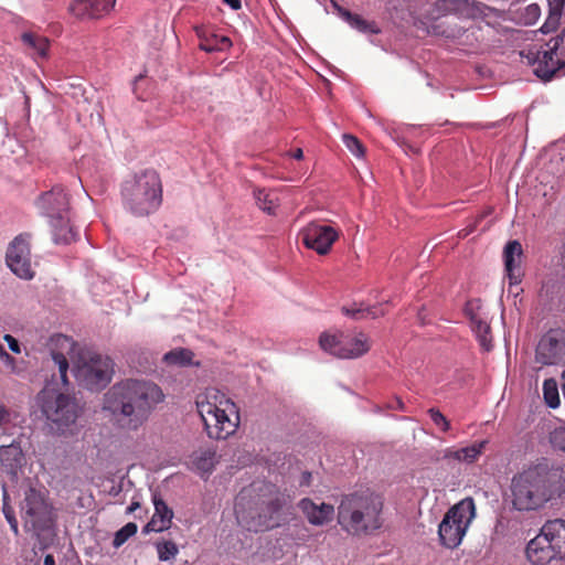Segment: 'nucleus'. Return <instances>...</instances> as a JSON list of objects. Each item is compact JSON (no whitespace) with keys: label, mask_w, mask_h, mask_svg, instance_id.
I'll use <instances>...</instances> for the list:
<instances>
[{"label":"nucleus","mask_w":565,"mask_h":565,"mask_svg":"<svg viewBox=\"0 0 565 565\" xmlns=\"http://www.w3.org/2000/svg\"><path fill=\"white\" fill-rule=\"evenodd\" d=\"M25 458L19 444L12 443L0 447V463L8 475L15 476L24 465Z\"/></svg>","instance_id":"obj_25"},{"label":"nucleus","mask_w":565,"mask_h":565,"mask_svg":"<svg viewBox=\"0 0 565 565\" xmlns=\"http://www.w3.org/2000/svg\"><path fill=\"white\" fill-rule=\"evenodd\" d=\"M439 8L446 13L475 19L483 13L486 4L475 0H443Z\"/></svg>","instance_id":"obj_24"},{"label":"nucleus","mask_w":565,"mask_h":565,"mask_svg":"<svg viewBox=\"0 0 565 565\" xmlns=\"http://www.w3.org/2000/svg\"><path fill=\"white\" fill-rule=\"evenodd\" d=\"M139 508H140V503L137 502V501H132L130 503V505L127 508V513H132V512H135Z\"/></svg>","instance_id":"obj_53"},{"label":"nucleus","mask_w":565,"mask_h":565,"mask_svg":"<svg viewBox=\"0 0 565 565\" xmlns=\"http://www.w3.org/2000/svg\"><path fill=\"white\" fill-rule=\"evenodd\" d=\"M121 200L124 209L135 216L156 212L162 202L159 174L148 169L126 179L121 185Z\"/></svg>","instance_id":"obj_5"},{"label":"nucleus","mask_w":565,"mask_h":565,"mask_svg":"<svg viewBox=\"0 0 565 565\" xmlns=\"http://www.w3.org/2000/svg\"><path fill=\"white\" fill-rule=\"evenodd\" d=\"M550 441L555 449L565 452V426L555 428L550 435Z\"/></svg>","instance_id":"obj_39"},{"label":"nucleus","mask_w":565,"mask_h":565,"mask_svg":"<svg viewBox=\"0 0 565 565\" xmlns=\"http://www.w3.org/2000/svg\"><path fill=\"white\" fill-rule=\"evenodd\" d=\"M10 525L11 531L14 533L15 536L19 535V524L15 516H11L10 519H6Z\"/></svg>","instance_id":"obj_49"},{"label":"nucleus","mask_w":565,"mask_h":565,"mask_svg":"<svg viewBox=\"0 0 565 565\" xmlns=\"http://www.w3.org/2000/svg\"><path fill=\"white\" fill-rule=\"evenodd\" d=\"M115 2L116 0H74L70 10L77 18L96 19L108 13Z\"/></svg>","instance_id":"obj_19"},{"label":"nucleus","mask_w":565,"mask_h":565,"mask_svg":"<svg viewBox=\"0 0 565 565\" xmlns=\"http://www.w3.org/2000/svg\"><path fill=\"white\" fill-rule=\"evenodd\" d=\"M193 469L201 473H211L216 463V452L212 448H201L190 457Z\"/></svg>","instance_id":"obj_26"},{"label":"nucleus","mask_w":565,"mask_h":565,"mask_svg":"<svg viewBox=\"0 0 565 565\" xmlns=\"http://www.w3.org/2000/svg\"><path fill=\"white\" fill-rule=\"evenodd\" d=\"M157 552L159 559L166 562L175 557L179 548L174 542L164 541L157 543Z\"/></svg>","instance_id":"obj_34"},{"label":"nucleus","mask_w":565,"mask_h":565,"mask_svg":"<svg viewBox=\"0 0 565 565\" xmlns=\"http://www.w3.org/2000/svg\"><path fill=\"white\" fill-rule=\"evenodd\" d=\"M199 46L201 50L209 53L223 50V46H218L215 42V35L211 39H202Z\"/></svg>","instance_id":"obj_43"},{"label":"nucleus","mask_w":565,"mask_h":565,"mask_svg":"<svg viewBox=\"0 0 565 565\" xmlns=\"http://www.w3.org/2000/svg\"><path fill=\"white\" fill-rule=\"evenodd\" d=\"M550 542L539 533L530 540L525 548V555L533 565H546L553 559H558V555L548 544Z\"/></svg>","instance_id":"obj_18"},{"label":"nucleus","mask_w":565,"mask_h":565,"mask_svg":"<svg viewBox=\"0 0 565 565\" xmlns=\"http://www.w3.org/2000/svg\"><path fill=\"white\" fill-rule=\"evenodd\" d=\"M543 396L545 399V403L552 407L556 408L561 401H559V394H558V387L557 383L554 379H547L543 383Z\"/></svg>","instance_id":"obj_33"},{"label":"nucleus","mask_w":565,"mask_h":565,"mask_svg":"<svg viewBox=\"0 0 565 565\" xmlns=\"http://www.w3.org/2000/svg\"><path fill=\"white\" fill-rule=\"evenodd\" d=\"M241 494L235 503V515L238 523L248 531L263 532L281 525L287 520L288 498L275 492L254 507L245 508Z\"/></svg>","instance_id":"obj_7"},{"label":"nucleus","mask_w":565,"mask_h":565,"mask_svg":"<svg viewBox=\"0 0 565 565\" xmlns=\"http://www.w3.org/2000/svg\"><path fill=\"white\" fill-rule=\"evenodd\" d=\"M233 10H238L242 7L241 0H223Z\"/></svg>","instance_id":"obj_52"},{"label":"nucleus","mask_w":565,"mask_h":565,"mask_svg":"<svg viewBox=\"0 0 565 565\" xmlns=\"http://www.w3.org/2000/svg\"><path fill=\"white\" fill-rule=\"evenodd\" d=\"M541 17V8L537 3H531L515 11V20L523 25H533Z\"/></svg>","instance_id":"obj_32"},{"label":"nucleus","mask_w":565,"mask_h":565,"mask_svg":"<svg viewBox=\"0 0 565 565\" xmlns=\"http://www.w3.org/2000/svg\"><path fill=\"white\" fill-rule=\"evenodd\" d=\"M471 329L476 333V337L484 351L492 349V335L490 326L487 321L481 319L478 315L470 317Z\"/></svg>","instance_id":"obj_27"},{"label":"nucleus","mask_w":565,"mask_h":565,"mask_svg":"<svg viewBox=\"0 0 565 565\" xmlns=\"http://www.w3.org/2000/svg\"><path fill=\"white\" fill-rule=\"evenodd\" d=\"M254 198L259 209H262L264 212L270 215L276 213V210L279 206V199L277 192L271 190L258 189L254 191Z\"/></svg>","instance_id":"obj_28"},{"label":"nucleus","mask_w":565,"mask_h":565,"mask_svg":"<svg viewBox=\"0 0 565 565\" xmlns=\"http://www.w3.org/2000/svg\"><path fill=\"white\" fill-rule=\"evenodd\" d=\"M21 40L23 44L40 57H46L50 42L46 38L32 33L25 32L22 34Z\"/></svg>","instance_id":"obj_29"},{"label":"nucleus","mask_w":565,"mask_h":565,"mask_svg":"<svg viewBox=\"0 0 565 565\" xmlns=\"http://www.w3.org/2000/svg\"><path fill=\"white\" fill-rule=\"evenodd\" d=\"M341 311L343 315L354 320L365 319V310L362 303L359 306L354 303L352 307L344 306L341 308Z\"/></svg>","instance_id":"obj_40"},{"label":"nucleus","mask_w":565,"mask_h":565,"mask_svg":"<svg viewBox=\"0 0 565 565\" xmlns=\"http://www.w3.org/2000/svg\"><path fill=\"white\" fill-rule=\"evenodd\" d=\"M31 235L23 233L18 235L8 246L6 263L11 271L21 279L30 280L35 271L32 267Z\"/></svg>","instance_id":"obj_13"},{"label":"nucleus","mask_w":565,"mask_h":565,"mask_svg":"<svg viewBox=\"0 0 565 565\" xmlns=\"http://www.w3.org/2000/svg\"><path fill=\"white\" fill-rule=\"evenodd\" d=\"M565 40V30H563L559 34L552 38L546 44L545 49L539 50L536 53L535 62L537 66L535 68V74L544 79L550 81L556 71L558 70L562 55L558 51L563 45Z\"/></svg>","instance_id":"obj_16"},{"label":"nucleus","mask_w":565,"mask_h":565,"mask_svg":"<svg viewBox=\"0 0 565 565\" xmlns=\"http://www.w3.org/2000/svg\"><path fill=\"white\" fill-rule=\"evenodd\" d=\"M52 360H53L54 364L57 365V367H58L60 377H61L62 383L64 385H66L67 384V370H68V361H67L66 356L61 352L53 351Z\"/></svg>","instance_id":"obj_37"},{"label":"nucleus","mask_w":565,"mask_h":565,"mask_svg":"<svg viewBox=\"0 0 565 565\" xmlns=\"http://www.w3.org/2000/svg\"><path fill=\"white\" fill-rule=\"evenodd\" d=\"M475 518L476 504L471 497L452 505L438 526L440 544L447 548L458 547Z\"/></svg>","instance_id":"obj_10"},{"label":"nucleus","mask_w":565,"mask_h":565,"mask_svg":"<svg viewBox=\"0 0 565 565\" xmlns=\"http://www.w3.org/2000/svg\"><path fill=\"white\" fill-rule=\"evenodd\" d=\"M4 340L8 343L10 350L17 354L21 352L19 341L11 334H6Z\"/></svg>","instance_id":"obj_46"},{"label":"nucleus","mask_w":565,"mask_h":565,"mask_svg":"<svg viewBox=\"0 0 565 565\" xmlns=\"http://www.w3.org/2000/svg\"><path fill=\"white\" fill-rule=\"evenodd\" d=\"M194 353L185 348H178L164 354L163 361L169 365L186 366L192 364Z\"/></svg>","instance_id":"obj_31"},{"label":"nucleus","mask_w":565,"mask_h":565,"mask_svg":"<svg viewBox=\"0 0 565 565\" xmlns=\"http://www.w3.org/2000/svg\"><path fill=\"white\" fill-rule=\"evenodd\" d=\"M44 565H55L54 556L51 554L45 555Z\"/></svg>","instance_id":"obj_55"},{"label":"nucleus","mask_w":565,"mask_h":565,"mask_svg":"<svg viewBox=\"0 0 565 565\" xmlns=\"http://www.w3.org/2000/svg\"><path fill=\"white\" fill-rule=\"evenodd\" d=\"M302 243L319 255H327L340 237V230L331 225L310 222L301 232Z\"/></svg>","instance_id":"obj_14"},{"label":"nucleus","mask_w":565,"mask_h":565,"mask_svg":"<svg viewBox=\"0 0 565 565\" xmlns=\"http://www.w3.org/2000/svg\"><path fill=\"white\" fill-rule=\"evenodd\" d=\"M164 394L154 383L128 379L114 384L104 396V409L109 412L117 424L136 431L149 419Z\"/></svg>","instance_id":"obj_1"},{"label":"nucleus","mask_w":565,"mask_h":565,"mask_svg":"<svg viewBox=\"0 0 565 565\" xmlns=\"http://www.w3.org/2000/svg\"><path fill=\"white\" fill-rule=\"evenodd\" d=\"M565 7V0H548V13L562 18Z\"/></svg>","instance_id":"obj_45"},{"label":"nucleus","mask_w":565,"mask_h":565,"mask_svg":"<svg viewBox=\"0 0 565 565\" xmlns=\"http://www.w3.org/2000/svg\"><path fill=\"white\" fill-rule=\"evenodd\" d=\"M291 156H292V158H295L297 160L302 159V157H303L302 149L297 148L296 150L292 151Z\"/></svg>","instance_id":"obj_54"},{"label":"nucleus","mask_w":565,"mask_h":565,"mask_svg":"<svg viewBox=\"0 0 565 565\" xmlns=\"http://www.w3.org/2000/svg\"><path fill=\"white\" fill-rule=\"evenodd\" d=\"M73 371L79 385L90 391H100L111 381L114 362L108 356L88 352L79 356Z\"/></svg>","instance_id":"obj_11"},{"label":"nucleus","mask_w":565,"mask_h":565,"mask_svg":"<svg viewBox=\"0 0 565 565\" xmlns=\"http://www.w3.org/2000/svg\"><path fill=\"white\" fill-rule=\"evenodd\" d=\"M38 402L50 430L54 434H64L78 417V404L68 394L45 388L38 395Z\"/></svg>","instance_id":"obj_9"},{"label":"nucleus","mask_w":565,"mask_h":565,"mask_svg":"<svg viewBox=\"0 0 565 565\" xmlns=\"http://www.w3.org/2000/svg\"><path fill=\"white\" fill-rule=\"evenodd\" d=\"M535 359L543 365L565 361V331L556 329L545 333L536 347Z\"/></svg>","instance_id":"obj_15"},{"label":"nucleus","mask_w":565,"mask_h":565,"mask_svg":"<svg viewBox=\"0 0 565 565\" xmlns=\"http://www.w3.org/2000/svg\"><path fill=\"white\" fill-rule=\"evenodd\" d=\"M365 318L376 319L379 317L385 316L386 311L383 308V305L369 306L364 307Z\"/></svg>","instance_id":"obj_44"},{"label":"nucleus","mask_w":565,"mask_h":565,"mask_svg":"<svg viewBox=\"0 0 565 565\" xmlns=\"http://www.w3.org/2000/svg\"><path fill=\"white\" fill-rule=\"evenodd\" d=\"M428 414L433 420V423L438 426L441 431L447 433L450 429L449 420L441 414V412L437 408H429Z\"/></svg>","instance_id":"obj_38"},{"label":"nucleus","mask_w":565,"mask_h":565,"mask_svg":"<svg viewBox=\"0 0 565 565\" xmlns=\"http://www.w3.org/2000/svg\"><path fill=\"white\" fill-rule=\"evenodd\" d=\"M196 409L204 430L212 439H226L239 425V411L236 404L217 390L211 388L196 397Z\"/></svg>","instance_id":"obj_4"},{"label":"nucleus","mask_w":565,"mask_h":565,"mask_svg":"<svg viewBox=\"0 0 565 565\" xmlns=\"http://www.w3.org/2000/svg\"><path fill=\"white\" fill-rule=\"evenodd\" d=\"M540 533L550 542L558 559H565V520L555 519L545 522Z\"/></svg>","instance_id":"obj_21"},{"label":"nucleus","mask_w":565,"mask_h":565,"mask_svg":"<svg viewBox=\"0 0 565 565\" xmlns=\"http://www.w3.org/2000/svg\"><path fill=\"white\" fill-rule=\"evenodd\" d=\"M152 501L154 513L151 520L146 524L145 532H162L171 526L173 511L168 507L160 494L153 493Z\"/></svg>","instance_id":"obj_22"},{"label":"nucleus","mask_w":565,"mask_h":565,"mask_svg":"<svg viewBox=\"0 0 565 565\" xmlns=\"http://www.w3.org/2000/svg\"><path fill=\"white\" fill-rule=\"evenodd\" d=\"M487 444H488L487 440H481V441L473 443L472 445L462 447V448H455V447L446 448L443 451L441 459L446 460L448 462L457 461V462H465V463H473L482 455Z\"/></svg>","instance_id":"obj_23"},{"label":"nucleus","mask_w":565,"mask_h":565,"mask_svg":"<svg viewBox=\"0 0 565 565\" xmlns=\"http://www.w3.org/2000/svg\"><path fill=\"white\" fill-rule=\"evenodd\" d=\"M298 505L308 522L312 525H323L330 522L334 514V508L332 504L324 502L318 504L309 498L300 500Z\"/></svg>","instance_id":"obj_20"},{"label":"nucleus","mask_w":565,"mask_h":565,"mask_svg":"<svg viewBox=\"0 0 565 565\" xmlns=\"http://www.w3.org/2000/svg\"><path fill=\"white\" fill-rule=\"evenodd\" d=\"M2 490V513L6 519H10L11 516H15V512L13 507L10 504V497L6 486H3Z\"/></svg>","instance_id":"obj_42"},{"label":"nucleus","mask_w":565,"mask_h":565,"mask_svg":"<svg viewBox=\"0 0 565 565\" xmlns=\"http://www.w3.org/2000/svg\"><path fill=\"white\" fill-rule=\"evenodd\" d=\"M383 499L372 492L344 495L338 507V523L349 535H371L383 525Z\"/></svg>","instance_id":"obj_3"},{"label":"nucleus","mask_w":565,"mask_h":565,"mask_svg":"<svg viewBox=\"0 0 565 565\" xmlns=\"http://www.w3.org/2000/svg\"><path fill=\"white\" fill-rule=\"evenodd\" d=\"M510 490L513 509L536 511L565 493V470L543 458L514 475Z\"/></svg>","instance_id":"obj_2"},{"label":"nucleus","mask_w":565,"mask_h":565,"mask_svg":"<svg viewBox=\"0 0 565 565\" xmlns=\"http://www.w3.org/2000/svg\"><path fill=\"white\" fill-rule=\"evenodd\" d=\"M20 514L23 527L40 542L54 535L56 514L44 487L29 486L23 491L20 502Z\"/></svg>","instance_id":"obj_6"},{"label":"nucleus","mask_w":565,"mask_h":565,"mask_svg":"<svg viewBox=\"0 0 565 565\" xmlns=\"http://www.w3.org/2000/svg\"><path fill=\"white\" fill-rule=\"evenodd\" d=\"M404 402L399 397H395L394 402L390 405L393 409L404 411Z\"/></svg>","instance_id":"obj_51"},{"label":"nucleus","mask_w":565,"mask_h":565,"mask_svg":"<svg viewBox=\"0 0 565 565\" xmlns=\"http://www.w3.org/2000/svg\"><path fill=\"white\" fill-rule=\"evenodd\" d=\"M35 206L39 213L49 220L56 244H70L75 241L76 233L70 224V195L62 185H54L41 193L35 200Z\"/></svg>","instance_id":"obj_8"},{"label":"nucleus","mask_w":565,"mask_h":565,"mask_svg":"<svg viewBox=\"0 0 565 565\" xmlns=\"http://www.w3.org/2000/svg\"><path fill=\"white\" fill-rule=\"evenodd\" d=\"M321 349L340 359H356L370 351L369 338L364 333L350 338L343 333H322L319 338Z\"/></svg>","instance_id":"obj_12"},{"label":"nucleus","mask_w":565,"mask_h":565,"mask_svg":"<svg viewBox=\"0 0 565 565\" xmlns=\"http://www.w3.org/2000/svg\"><path fill=\"white\" fill-rule=\"evenodd\" d=\"M1 361L10 366V367H14V364H15V360L13 356H11L8 352H2V358H1Z\"/></svg>","instance_id":"obj_48"},{"label":"nucleus","mask_w":565,"mask_h":565,"mask_svg":"<svg viewBox=\"0 0 565 565\" xmlns=\"http://www.w3.org/2000/svg\"><path fill=\"white\" fill-rule=\"evenodd\" d=\"M523 248L519 241H509L503 249V260L507 277L510 285H518L522 281L524 270L522 268Z\"/></svg>","instance_id":"obj_17"},{"label":"nucleus","mask_w":565,"mask_h":565,"mask_svg":"<svg viewBox=\"0 0 565 565\" xmlns=\"http://www.w3.org/2000/svg\"><path fill=\"white\" fill-rule=\"evenodd\" d=\"M215 42L218 44V46H223V50H224L225 47L231 46V44H232V43H231V40H230L228 38H226V36L217 38V36L215 35Z\"/></svg>","instance_id":"obj_50"},{"label":"nucleus","mask_w":565,"mask_h":565,"mask_svg":"<svg viewBox=\"0 0 565 565\" xmlns=\"http://www.w3.org/2000/svg\"><path fill=\"white\" fill-rule=\"evenodd\" d=\"M343 143L352 152L353 156L362 158L365 153V148L362 142L353 135L345 134L342 137Z\"/></svg>","instance_id":"obj_36"},{"label":"nucleus","mask_w":565,"mask_h":565,"mask_svg":"<svg viewBox=\"0 0 565 565\" xmlns=\"http://www.w3.org/2000/svg\"><path fill=\"white\" fill-rule=\"evenodd\" d=\"M137 524L129 522L126 525H124L119 531L116 532L113 545L115 547L121 546L129 537L135 535L137 533Z\"/></svg>","instance_id":"obj_35"},{"label":"nucleus","mask_w":565,"mask_h":565,"mask_svg":"<svg viewBox=\"0 0 565 565\" xmlns=\"http://www.w3.org/2000/svg\"><path fill=\"white\" fill-rule=\"evenodd\" d=\"M345 21L354 29L363 33L377 34L380 33V29L377 28L375 22H370L363 19L361 15L356 13H351L345 10L342 13Z\"/></svg>","instance_id":"obj_30"},{"label":"nucleus","mask_w":565,"mask_h":565,"mask_svg":"<svg viewBox=\"0 0 565 565\" xmlns=\"http://www.w3.org/2000/svg\"><path fill=\"white\" fill-rule=\"evenodd\" d=\"M561 19L562 18L559 15H553L552 13H548L544 24L541 26V32L547 34L556 31L559 26Z\"/></svg>","instance_id":"obj_41"},{"label":"nucleus","mask_w":565,"mask_h":565,"mask_svg":"<svg viewBox=\"0 0 565 565\" xmlns=\"http://www.w3.org/2000/svg\"><path fill=\"white\" fill-rule=\"evenodd\" d=\"M11 420V415H10V412L9 409L0 404V426H6L10 423Z\"/></svg>","instance_id":"obj_47"}]
</instances>
